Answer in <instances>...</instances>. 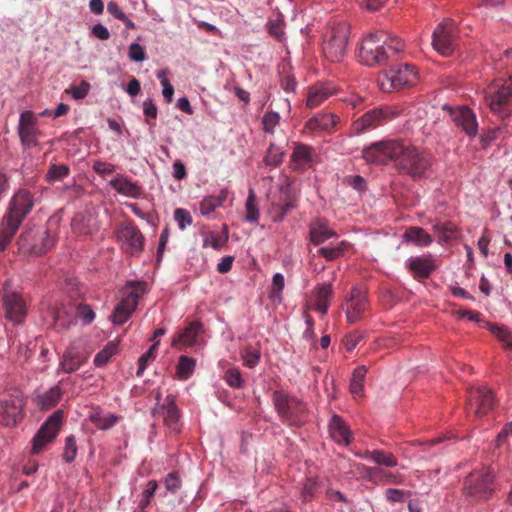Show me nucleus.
<instances>
[{"label": "nucleus", "mask_w": 512, "mask_h": 512, "mask_svg": "<svg viewBox=\"0 0 512 512\" xmlns=\"http://www.w3.org/2000/svg\"><path fill=\"white\" fill-rule=\"evenodd\" d=\"M362 155L370 164L386 165L392 161L399 173L408 175L412 179L426 177L433 160L426 151L397 139L372 143L363 150Z\"/></svg>", "instance_id": "f257e3e1"}, {"label": "nucleus", "mask_w": 512, "mask_h": 512, "mask_svg": "<svg viewBox=\"0 0 512 512\" xmlns=\"http://www.w3.org/2000/svg\"><path fill=\"white\" fill-rule=\"evenodd\" d=\"M34 203V195L28 189H20L12 196L0 224V251L7 248Z\"/></svg>", "instance_id": "f03ea898"}, {"label": "nucleus", "mask_w": 512, "mask_h": 512, "mask_svg": "<svg viewBox=\"0 0 512 512\" xmlns=\"http://www.w3.org/2000/svg\"><path fill=\"white\" fill-rule=\"evenodd\" d=\"M274 408L280 420L290 426L299 428L309 419V409L307 404L284 391L276 390L272 394Z\"/></svg>", "instance_id": "7ed1b4c3"}, {"label": "nucleus", "mask_w": 512, "mask_h": 512, "mask_svg": "<svg viewBox=\"0 0 512 512\" xmlns=\"http://www.w3.org/2000/svg\"><path fill=\"white\" fill-rule=\"evenodd\" d=\"M484 100L493 113L509 115L512 112V77L492 81L484 89Z\"/></svg>", "instance_id": "20e7f679"}, {"label": "nucleus", "mask_w": 512, "mask_h": 512, "mask_svg": "<svg viewBox=\"0 0 512 512\" xmlns=\"http://www.w3.org/2000/svg\"><path fill=\"white\" fill-rule=\"evenodd\" d=\"M387 33L375 32L365 37L361 43L360 61L370 67L385 65L388 60Z\"/></svg>", "instance_id": "39448f33"}, {"label": "nucleus", "mask_w": 512, "mask_h": 512, "mask_svg": "<svg viewBox=\"0 0 512 512\" xmlns=\"http://www.w3.org/2000/svg\"><path fill=\"white\" fill-rule=\"evenodd\" d=\"M418 82V73L415 67L409 64H403L398 67H392L378 75V85L383 92L391 93Z\"/></svg>", "instance_id": "423d86ee"}, {"label": "nucleus", "mask_w": 512, "mask_h": 512, "mask_svg": "<svg viewBox=\"0 0 512 512\" xmlns=\"http://www.w3.org/2000/svg\"><path fill=\"white\" fill-rule=\"evenodd\" d=\"M55 244V238L49 230L28 229L18 239L19 250L23 254L39 256L45 254Z\"/></svg>", "instance_id": "0eeeda50"}, {"label": "nucleus", "mask_w": 512, "mask_h": 512, "mask_svg": "<svg viewBox=\"0 0 512 512\" xmlns=\"http://www.w3.org/2000/svg\"><path fill=\"white\" fill-rule=\"evenodd\" d=\"M146 292V283L142 281L129 282L125 297L116 305L111 320L114 324H124L135 311L139 299Z\"/></svg>", "instance_id": "6e6552de"}, {"label": "nucleus", "mask_w": 512, "mask_h": 512, "mask_svg": "<svg viewBox=\"0 0 512 512\" xmlns=\"http://www.w3.org/2000/svg\"><path fill=\"white\" fill-rule=\"evenodd\" d=\"M350 27L347 23H339L332 27L331 34L324 42L323 54L331 62H340L346 55Z\"/></svg>", "instance_id": "1a4fd4ad"}, {"label": "nucleus", "mask_w": 512, "mask_h": 512, "mask_svg": "<svg viewBox=\"0 0 512 512\" xmlns=\"http://www.w3.org/2000/svg\"><path fill=\"white\" fill-rule=\"evenodd\" d=\"M63 420L64 412L61 409L56 410L48 417L31 440V454H39L49 443L55 440Z\"/></svg>", "instance_id": "9d476101"}, {"label": "nucleus", "mask_w": 512, "mask_h": 512, "mask_svg": "<svg viewBox=\"0 0 512 512\" xmlns=\"http://www.w3.org/2000/svg\"><path fill=\"white\" fill-rule=\"evenodd\" d=\"M2 308L4 317L13 325L22 324L27 315V304L22 295L8 288L3 289Z\"/></svg>", "instance_id": "9b49d317"}, {"label": "nucleus", "mask_w": 512, "mask_h": 512, "mask_svg": "<svg viewBox=\"0 0 512 512\" xmlns=\"http://www.w3.org/2000/svg\"><path fill=\"white\" fill-rule=\"evenodd\" d=\"M434 49L443 56H449L456 47L455 24L451 19H445L437 25L432 35Z\"/></svg>", "instance_id": "f8f14e48"}, {"label": "nucleus", "mask_w": 512, "mask_h": 512, "mask_svg": "<svg viewBox=\"0 0 512 512\" xmlns=\"http://www.w3.org/2000/svg\"><path fill=\"white\" fill-rule=\"evenodd\" d=\"M495 404L493 392L487 387H474L469 390L467 409L476 417L486 415Z\"/></svg>", "instance_id": "ddd939ff"}, {"label": "nucleus", "mask_w": 512, "mask_h": 512, "mask_svg": "<svg viewBox=\"0 0 512 512\" xmlns=\"http://www.w3.org/2000/svg\"><path fill=\"white\" fill-rule=\"evenodd\" d=\"M494 476L491 471L470 474L465 481V489L471 496L488 499L493 492Z\"/></svg>", "instance_id": "4468645a"}, {"label": "nucleus", "mask_w": 512, "mask_h": 512, "mask_svg": "<svg viewBox=\"0 0 512 512\" xmlns=\"http://www.w3.org/2000/svg\"><path fill=\"white\" fill-rule=\"evenodd\" d=\"M116 235L122 249L126 253L130 255H137L142 251L144 237L136 226L132 224L122 225L117 230Z\"/></svg>", "instance_id": "2eb2a0df"}, {"label": "nucleus", "mask_w": 512, "mask_h": 512, "mask_svg": "<svg viewBox=\"0 0 512 512\" xmlns=\"http://www.w3.org/2000/svg\"><path fill=\"white\" fill-rule=\"evenodd\" d=\"M392 115L393 113L389 108L369 110L353 122L352 130L355 134H361L382 125Z\"/></svg>", "instance_id": "dca6fc26"}, {"label": "nucleus", "mask_w": 512, "mask_h": 512, "mask_svg": "<svg viewBox=\"0 0 512 512\" xmlns=\"http://www.w3.org/2000/svg\"><path fill=\"white\" fill-rule=\"evenodd\" d=\"M24 406V400L19 395H8L0 399V423L6 426L16 425Z\"/></svg>", "instance_id": "f3484780"}, {"label": "nucleus", "mask_w": 512, "mask_h": 512, "mask_svg": "<svg viewBox=\"0 0 512 512\" xmlns=\"http://www.w3.org/2000/svg\"><path fill=\"white\" fill-rule=\"evenodd\" d=\"M37 119L32 111H24L19 118L18 133L22 144L26 147L37 145V139L40 135L37 127Z\"/></svg>", "instance_id": "a211bd4d"}, {"label": "nucleus", "mask_w": 512, "mask_h": 512, "mask_svg": "<svg viewBox=\"0 0 512 512\" xmlns=\"http://www.w3.org/2000/svg\"><path fill=\"white\" fill-rule=\"evenodd\" d=\"M366 292L359 288H352L346 303V317L349 323H355L362 319L367 309Z\"/></svg>", "instance_id": "6ab92c4d"}, {"label": "nucleus", "mask_w": 512, "mask_h": 512, "mask_svg": "<svg viewBox=\"0 0 512 512\" xmlns=\"http://www.w3.org/2000/svg\"><path fill=\"white\" fill-rule=\"evenodd\" d=\"M450 116L454 124L461 128L469 137L476 136L478 124L476 116L468 107H457L452 109Z\"/></svg>", "instance_id": "aec40b11"}, {"label": "nucleus", "mask_w": 512, "mask_h": 512, "mask_svg": "<svg viewBox=\"0 0 512 512\" xmlns=\"http://www.w3.org/2000/svg\"><path fill=\"white\" fill-rule=\"evenodd\" d=\"M154 415H161L167 427L173 431L179 430L180 412L175 404V398L168 395L162 405H158L153 410Z\"/></svg>", "instance_id": "412c9836"}, {"label": "nucleus", "mask_w": 512, "mask_h": 512, "mask_svg": "<svg viewBox=\"0 0 512 512\" xmlns=\"http://www.w3.org/2000/svg\"><path fill=\"white\" fill-rule=\"evenodd\" d=\"M436 268L435 260L430 254L422 257H412L407 262V269L416 279L428 278Z\"/></svg>", "instance_id": "4be33fe9"}, {"label": "nucleus", "mask_w": 512, "mask_h": 512, "mask_svg": "<svg viewBox=\"0 0 512 512\" xmlns=\"http://www.w3.org/2000/svg\"><path fill=\"white\" fill-rule=\"evenodd\" d=\"M336 93L332 83H317L307 90L306 106L313 109L321 105L326 99Z\"/></svg>", "instance_id": "5701e85b"}, {"label": "nucleus", "mask_w": 512, "mask_h": 512, "mask_svg": "<svg viewBox=\"0 0 512 512\" xmlns=\"http://www.w3.org/2000/svg\"><path fill=\"white\" fill-rule=\"evenodd\" d=\"M88 360V354L75 346H70L64 352L60 362V368L65 373H72L78 370Z\"/></svg>", "instance_id": "b1692460"}, {"label": "nucleus", "mask_w": 512, "mask_h": 512, "mask_svg": "<svg viewBox=\"0 0 512 512\" xmlns=\"http://www.w3.org/2000/svg\"><path fill=\"white\" fill-rule=\"evenodd\" d=\"M314 150L312 147L298 143L291 155V166L294 170L304 171L309 168L313 161Z\"/></svg>", "instance_id": "393cba45"}, {"label": "nucleus", "mask_w": 512, "mask_h": 512, "mask_svg": "<svg viewBox=\"0 0 512 512\" xmlns=\"http://www.w3.org/2000/svg\"><path fill=\"white\" fill-rule=\"evenodd\" d=\"M203 332L202 324L199 322L190 323L176 338L172 341V346L180 349L197 344L198 336Z\"/></svg>", "instance_id": "a878e982"}, {"label": "nucleus", "mask_w": 512, "mask_h": 512, "mask_svg": "<svg viewBox=\"0 0 512 512\" xmlns=\"http://www.w3.org/2000/svg\"><path fill=\"white\" fill-rule=\"evenodd\" d=\"M310 241L314 245H321L327 240L337 237L335 230L330 228L325 220L317 219L309 227Z\"/></svg>", "instance_id": "bb28decb"}, {"label": "nucleus", "mask_w": 512, "mask_h": 512, "mask_svg": "<svg viewBox=\"0 0 512 512\" xmlns=\"http://www.w3.org/2000/svg\"><path fill=\"white\" fill-rule=\"evenodd\" d=\"M109 185L119 194L127 197L138 198L142 194V188L137 183L120 174L111 179Z\"/></svg>", "instance_id": "cd10ccee"}, {"label": "nucleus", "mask_w": 512, "mask_h": 512, "mask_svg": "<svg viewBox=\"0 0 512 512\" xmlns=\"http://www.w3.org/2000/svg\"><path fill=\"white\" fill-rule=\"evenodd\" d=\"M54 328L57 331H64L70 328L75 319L74 307L60 305L52 310Z\"/></svg>", "instance_id": "c85d7f7f"}, {"label": "nucleus", "mask_w": 512, "mask_h": 512, "mask_svg": "<svg viewBox=\"0 0 512 512\" xmlns=\"http://www.w3.org/2000/svg\"><path fill=\"white\" fill-rule=\"evenodd\" d=\"M337 122L338 117L333 113H318L310 118L305 126L312 132L331 131Z\"/></svg>", "instance_id": "c756f323"}, {"label": "nucleus", "mask_w": 512, "mask_h": 512, "mask_svg": "<svg viewBox=\"0 0 512 512\" xmlns=\"http://www.w3.org/2000/svg\"><path fill=\"white\" fill-rule=\"evenodd\" d=\"M294 208V200L288 191H281L278 201H273L269 210L271 218L274 222H280L285 215Z\"/></svg>", "instance_id": "7c9ffc66"}, {"label": "nucleus", "mask_w": 512, "mask_h": 512, "mask_svg": "<svg viewBox=\"0 0 512 512\" xmlns=\"http://www.w3.org/2000/svg\"><path fill=\"white\" fill-rule=\"evenodd\" d=\"M329 433L331 438L339 444L349 445L351 442L350 430L338 415L332 416L329 423Z\"/></svg>", "instance_id": "2f4dec72"}, {"label": "nucleus", "mask_w": 512, "mask_h": 512, "mask_svg": "<svg viewBox=\"0 0 512 512\" xmlns=\"http://www.w3.org/2000/svg\"><path fill=\"white\" fill-rule=\"evenodd\" d=\"M356 456L384 467H395L398 464L397 458L393 453L379 449L365 450L364 452L356 453Z\"/></svg>", "instance_id": "473e14b6"}, {"label": "nucleus", "mask_w": 512, "mask_h": 512, "mask_svg": "<svg viewBox=\"0 0 512 512\" xmlns=\"http://www.w3.org/2000/svg\"><path fill=\"white\" fill-rule=\"evenodd\" d=\"M63 390L59 384L36 397V405L40 410H50L61 400Z\"/></svg>", "instance_id": "72a5a7b5"}, {"label": "nucleus", "mask_w": 512, "mask_h": 512, "mask_svg": "<svg viewBox=\"0 0 512 512\" xmlns=\"http://www.w3.org/2000/svg\"><path fill=\"white\" fill-rule=\"evenodd\" d=\"M228 191L223 189L218 195H209L204 197L200 202V213L204 216L211 214L216 208L223 205L227 200Z\"/></svg>", "instance_id": "f704fd0d"}, {"label": "nucleus", "mask_w": 512, "mask_h": 512, "mask_svg": "<svg viewBox=\"0 0 512 512\" xmlns=\"http://www.w3.org/2000/svg\"><path fill=\"white\" fill-rule=\"evenodd\" d=\"M403 237L405 240L413 242L417 246L421 247H427L433 241L430 234H428L423 228L417 226L408 227L405 230Z\"/></svg>", "instance_id": "c9c22d12"}, {"label": "nucleus", "mask_w": 512, "mask_h": 512, "mask_svg": "<svg viewBox=\"0 0 512 512\" xmlns=\"http://www.w3.org/2000/svg\"><path fill=\"white\" fill-rule=\"evenodd\" d=\"M90 421L101 430H106L114 426L117 418L111 413H104L100 409H93L89 414Z\"/></svg>", "instance_id": "e433bc0d"}, {"label": "nucleus", "mask_w": 512, "mask_h": 512, "mask_svg": "<svg viewBox=\"0 0 512 512\" xmlns=\"http://www.w3.org/2000/svg\"><path fill=\"white\" fill-rule=\"evenodd\" d=\"M332 295L331 285L322 284L315 289V309L322 314H325L328 310V300Z\"/></svg>", "instance_id": "4c0bfd02"}, {"label": "nucleus", "mask_w": 512, "mask_h": 512, "mask_svg": "<svg viewBox=\"0 0 512 512\" xmlns=\"http://www.w3.org/2000/svg\"><path fill=\"white\" fill-rule=\"evenodd\" d=\"M486 328L491 332L505 347L512 348V331L508 328L494 324L486 323Z\"/></svg>", "instance_id": "58836bf2"}, {"label": "nucleus", "mask_w": 512, "mask_h": 512, "mask_svg": "<svg viewBox=\"0 0 512 512\" xmlns=\"http://www.w3.org/2000/svg\"><path fill=\"white\" fill-rule=\"evenodd\" d=\"M196 366V361L193 358L182 355L179 358L176 374L179 379L187 380L191 377Z\"/></svg>", "instance_id": "ea45409f"}, {"label": "nucleus", "mask_w": 512, "mask_h": 512, "mask_svg": "<svg viewBox=\"0 0 512 512\" xmlns=\"http://www.w3.org/2000/svg\"><path fill=\"white\" fill-rule=\"evenodd\" d=\"M367 373V368L365 366L357 367L351 378L350 382V391L355 396H361L363 392V382Z\"/></svg>", "instance_id": "a19ab883"}, {"label": "nucleus", "mask_w": 512, "mask_h": 512, "mask_svg": "<svg viewBox=\"0 0 512 512\" xmlns=\"http://www.w3.org/2000/svg\"><path fill=\"white\" fill-rule=\"evenodd\" d=\"M117 352L118 344L116 342L111 341L107 343L106 346L96 354L94 358V364L97 367L104 366Z\"/></svg>", "instance_id": "79ce46f5"}, {"label": "nucleus", "mask_w": 512, "mask_h": 512, "mask_svg": "<svg viewBox=\"0 0 512 512\" xmlns=\"http://www.w3.org/2000/svg\"><path fill=\"white\" fill-rule=\"evenodd\" d=\"M349 244L345 241H341L335 247H321L318 250V254L324 257L328 261L335 260L342 256L348 249Z\"/></svg>", "instance_id": "37998d69"}, {"label": "nucleus", "mask_w": 512, "mask_h": 512, "mask_svg": "<svg viewBox=\"0 0 512 512\" xmlns=\"http://www.w3.org/2000/svg\"><path fill=\"white\" fill-rule=\"evenodd\" d=\"M246 215L245 219L249 222H256L259 218V209L256 205V196L252 189L249 190V194L245 204Z\"/></svg>", "instance_id": "c03bdc74"}, {"label": "nucleus", "mask_w": 512, "mask_h": 512, "mask_svg": "<svg viewBox=\"0 0 512 512\" xmlns=\"http://www.w3.org/2000/svg\"><path fill=\"white\" fill-rule=\"evenodd\" d=\"M228 241V229L224 226V235L220 236L215 233H210L203 240V247L211 246L215 250L222 248Z\"/></svg>", "instance_id": "a18cd8bd"}, {"label": "nucleus", "mask_w": 512, "mask_h": 512, "mask_svg": "<svg viewBox=\"0 0 512 512\" xmlns=\"http://www.w3.org/2000/svg\"><path fill=\"white\" fill-rule=\"evenodd\" d=\"M77 456V444L75 436L69 435L65 439V446L63 451V460L67 463H71Z\"/></svg>", "instance_id": "49530a36"}, {"label": "nucleus", "mask_w": 512, "mask_h": 512, "mask_svg": "<svg viewBox=\"0 0 512 512\" xmlns=\"http://www.w3.org/2000/svg\"><path fill=\"white\" fill-rule=\"evenodd\" d=\"M433 230L442 240L448 241L456 232V226L452 222L436 223Z\"/></svg>", "instance_id": "de8ad7c7"}, {"label": "nucleus", "mask_w": 512, "mask_h": 512, "mask_svg": "<svg viewBox=\"0 0 512 512\" xmlns=\"http://www.w3.org/2000/svg\"><path fill=\"white\" fill-rule=\"evenodd\" d=\"M70 169L65 164L56 165L53 164L50 166L47 172V179L49 181H59L64 179L69 175Z\"/></svg>", "instance_id": "09e8293b"}, {"label": "nucleus", "mask_w": 512, "mask_h": 512, "mask_svg": "<svg viewBox=\"0 0 512 512\" xmlns=\"http://www.w3.org/2000/svg\"><path fill=\"white\" fill-rule=\"evenodd\" d=\"M280 122V115L277 112H266L262 118L263 130L265 133L273 134L275 127Z\"/></svg>", "instance_id": "8fccbe9b"}, {"label": "nucleus", "mask_w": 512, "mask_h": 512, "mask_svg": "<svg viewBox=\"0 0 512 512\" xmlns=\"http://www.w3.org/2000/svg\"><path fill=\"white\" fill-rule=\"evenodd\" d=\"M90 90V84L82 80L79 85H72L70 88L66 89L65 92L70 94L74 99L80 100L87 96Z\"/></svg>", "instance_id": "3c124183"}, {"label": "nucleus", "mask_w": 512, "mask_h": 512, "mask_svg": "<svg viewBox=\"0 0 512 512\" xmlns=\"http://www.w3.org/2000/svg\"><path fill=\"white\" fill-rule=\"evenodd\" d=\"M158 343H154L147 352H145L138 360V369L136 372V375L139 377L143 374L145 371L149 361L154 360L155 358V352L157 349Z\"/></svg>", "instance_id": "603ef678"}, {"label": "nucleus", "mask_w": 512, "mask_h": 512, "mask_svg": "<svg viewBox=\"0 0 512 512\" xmlns=\"http://www.w3.org/2000/svg\"><path fill=\"white\" fill-rule=\"evenodd\" d=\"M260 351L252 347H248L242 354L243 363L249 368H254L258 365L260 360Z\"/></svg>", "instance_id": "864d4df0"}, {"label": "nucleus", "mask_w": 512, "mask_h": 512, "mask_svg": "<svg viewBox=\"0 0 512 512\" xmlns=\"http://www.w3.org/2000/svg\"><path fill=\"white\" fill-rule=\"evenodd\" d=\"M283 153L275 145L271 144L264 158L266 165L277 166L282 162Z\"/></svg>", "instance_id": "5fc2aeb1"}, {"label": "nucleus", "mask_w": 512, "mask_h": 512, "mask_svg": "<svg viewBox=\"0 0 512 512\" xmlns=\"http://www.w3.org/2000/svg\"><path fill=\"white\" fill-rule=\"evenodd\" d=\"M174 219L181 230L192 224V216L186 209L177 208L174 212Z\"/></svg>", "instance_id": "6e6d98bb"}, {"label": "nucleus", "mask_w": 512, "mask_h": 512, "mask_svg": "<svg viewBox=\"0 0 512 512\" xmlns=\"http://www.w3.org/2000/svg\"><path fill=\"white\" fill-rule=\"evenodd\" d=\"M75 317H81L85 323H91L95 318L94 311L86 304H78L74 307Z\"/></svg>", "instance_id": "4d7b16f0"}, {"label": "nucleus", "mask_w": 512, "mask_h": 512, "mask_svg": "<svg viewBox=\"0 0 512 512\" xmlns=\"http://www.w3.org/2000/svg\"><path fill=\"white\" fill-rule=\"evenodd\" d=\"M164 485L168 491L175 494L181 487V479L176 472H171L165 477Z\"/></svg>", "instance_id": "13d9d810"}, {"label": "nucleus", "mask_w": 512, "mask_h": 512, "mask_svg": "<svg viewBox=\"0 0 512 512\" xmlns=\"http://www.w3.org/2000/svg\"><path fill=\"white\" fill-rule=\"evenodd\" d=\"M225 380L230 387L239 388L242 385L241 373L238 369L231 368L225 373Z\"/></svg>", "instance_id": "bf43d9fd"}, {"label": "nucleus", "mask_w": 512, "mask_h": 512, "mask_svg": "<svg viewBox=\"0 0 512 512\" xmlns=\"http://www.w3.org/2000/svg\"><path fill=\"white\" fill-rule=\"evenodd\" d=\"M379 482L383 484L401 485L403 484V477L400 474H394L382 469V472H380Z\"/></svg>", "instance_id": "052dcab7"}, {"label": "nucleus", "mask_w": 512, "mask_h": 512, "mask_svg": "<svg viewBox=\"0 0 512 512\" xmlns=\"http://www.w3.org/2000/svg\"><path fill=\"white\" fill-rule=\"evenodd\" d=\"M129 58L130 60L135 62H141L145 60L146 53L144 51V48L138 43H132L129 46Z\"/></svg>", "instance_id": "680f3d73"}, {"label": "nucleus", "mask_w": 512, "mask_h": 512, "mask_svg": "<svg viewBox=\"0 0 512 512\" xmlns=\"http://www.w3.org/2000/svg\"><path fill=\"white\" fill-rule=\"evenodd\" d=\"M283 288H284V277L281 273H276L272 279L270 297L271 298L278 297L280 295V293L282 292Z\"/></svg>", "instance_id": "e2e57ef3"}, {"label": "nucleus", "mask_w": 512, "mask_h": 512, "mask_svg": "<svg viewBox=\"0 0 512 512\" xmlns=\"http://www.w3.org/2000/svg\"><path fill=\"white\" fill-rule=\"evenodd\" d=\"M388 57L391 58L401 52L404 48L403 42L398 38H389L387 35Z\"/></svg>", "instance_id": "0e129e2a"}, {"label": "nucleus", "mask_w": 512, "mask_h": 512, "mask_svg": "<svg viewBox=\"0 0 512 512\" xmlns=\"http://www.w3.org/2000/svg\"><path fill=\"white\" fill-rule=\"evenodd\" d=\"M406 495H410V492L394 488H388L385 491L386 499L392 503L404 501Z\"/></svg>", "instance_id": "69168bd1"}, {"label": "nucleus", "mask_w": 512, "mask_h": 512, "mask_svg": "<svg viewBox=\"0 0 512 512\" xmlns=\"http://www.w3.org/2000/svg\"><path fill=\"white\" fill-rule=\"evenodd\" d=\"M93 170L97 174L103 176L113 173L115 171V166L108 162L95 161L93 163Z\"/></svg>", "instance_id": "338daca9"}, {"label": "nucleus", "mask_w": 512, "mask_h": 512, "mask_svg": "<svg viewBox=\"0 0 512 512\" xmlns=\"http://www.w3.org/2000/svg\"><path fill=\"white\" fill-rule=\"evenodd\" d=\"M361 471L364 473V477L372 482H376V477L380 478V472H382V469L380 467H368V466H361Z\"/></svg>", "instance_id": "774afa93"}]
</instances>
